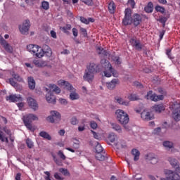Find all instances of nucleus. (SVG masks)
<instances>
[{
  "mask_svg": "<svg viewBox=\"0 0 180 180\" xmlns=\"http://www.w3.org/2000/svg\"><path fill=\"white\" fill-rule=\"evenodd\" d=\"M169 109L172 111V117L175 122L180 120V102L173 101L169 103Z\"/></svg>",
  "mask_w": 180,
  "mask_h": 180,
  "instance_id": "f257e3e1",
  "label": "nucleus"
},
{
  "mask_svg": "<svg viewBox=\"0 0 180 180\" xmlns=\"http://www.w3.org/2000/svg\"><path fill=\"white\" fill-rule=\"evenodd\" d=\"M34 120H39V117L34 114H28L23 116L22 118L25 126L31 131H34V129H33V126L32 125V122Z\"/></svg>",
  "mask_w": 180,
  "mask_h": 180,
  "instance_id": "f03ea898",
  "label": "nucleus"
},
{
  "mask_svg": "<svg viewBox=\"0 0 180 180\" xmlns=\"http://www.w3.org/2000/svg\"><path fill=\"white\" fill-rule=\"evenodd\" d=\"M27 51L30 53H32V54L35 55L38 58H41L44 56V52H43V49L39 47L38 45L30 44L27 46Z\"/></svg>",
  "mask_w": 180,
  "mask_h": 180,
  "instance_id": "7ed1b4c3",
  "label": "nucleus"
},
{
  "mask_svg": "<svg viewBox=\"0 0 180 180\" xmlns=\"http://www.w3.org/2000/svg\"><path fill=\"white\" fill-rule=\"evenodd\" d=\"M11 78L8 79V82L11 85V86H13L15 89H22V86L19 85L18 82H15L18 81V82H23V78L20 77L18 74H15V72L11 73Z\"/></svg>",
  "mask_w": 180,
  "mask_h": 180,
  "instance_id": "20e7f679",
  "label": "nucleus"
},
{
  "mask_svg": "<svg viewBox=\"0 0 180 180\" xmlns=\"http://www.w3.org/2000/svg\"><path fill=\"white\" fill-rule=\"evenodd\" d=\"M115 115H117V120L121 124H127L129 123V115L123 110H117Z\"/></svg>",
  "mask_w": 180,
  "mask_h": 180,
  "instance_id": "39448f33",
  "label": "nucleus"
},
{
  "mask_svg": "<svg viewBox=\"0 0 180 180\" xmlns=\"http://www.w3.org/2000/svg\"><path fill=\"white\" fill-rule=\"evenodd\" d=\"M133 11L131 8H126L124 11V17L122 20V25L124 26H129L130 25H133V16H131V13Z\"/></svg>",
  "mask_w": 180,
  "mask_h": 180,
  "instance_id": "423d86ee",
  "label": "nucleus"
},
{
  "mask_svg": "<svg viewBox=\"0 0 180 180\" xmlns=\"http://www.w3.org/2000/svg\"><path fill=\"white\" fill-rule=\"evenodd\" d=\"M103 74L105 77L107 78H110V77H115V78H117L119 77V72L113 67H112V64L108 63V67L105 68V70L103 71Z\"/></svg>",
  "mask_w": 180,
  "mask_h": 180,
  "instance_id": "0eeeda50",
  "label": "nucleus"
},
{
  "mask_svg": "<svg viewBox=\"0 0 180 180\" xmlns=\"http://www.w3.org/2000/svg\"><path fill=\"white\" fill-rule=\"evenodd\" d=\"M51 115L46 117L47 122L49 123H58L61 120V114L56 110H52L50 112Z\"/></svg>",
  "mask_w": 180,
  "mask_h": 180,
  "instance_id": "6e6552de",
  "label": "nucleus"
},
{
  "mask_svg": "<svg viewBox=\"0 0 180 180\" xmlns=\"http://www.w3.org/2000/svg\"><path fill=\"white\" fill-rule=\"evenodd\" d=\"M30 29V20H25L22 25H19V30L22 34H29Z\"/></svg>",
  "mask_w": 180,
  "mask_h": 180,
  "instance_id": "1a4fd4ad",
  "label": "nucleus"
},
{
  "mask_svg": "<svg viewBox=\"0 0 180 180\" xmlns=\"http://www.w3.org/2000/svg\"><path fill=\"white\" fill-rule=\"evenodd\" d=\"M165 174L167 175L166 179H168V180H180V176L178 173L175 172H172V170H165Z\"/></svg>",
  "mask_w": 180,
  "mask_h": 180,
  "instance_id": "9d476101",
  "label": "nucleus"
},
{
  "mask_svg": "<svg viewBox=\"0 0 180 180\" xmlns=\"http://www.w3.org/2000/svg\"><path fill=\"white\" fill-rule=\"evenodd\" d=\"M129 43H131V46L134 47L138 51H141L143 49V44L140 40L137 39L136 37L131 38L129 40Z\"/></svg>",
  "mask_w": 180,
  "mask_h": 180,
  "instance_id": "9b49d317",
  "label": "nucleus"
},
{
  "mask_svg": "<svg viewBox=\"0 0 180 180\" xmlns=\"http://www.w3.org/2000/svg\"><path fill=\"white\" fill-rule=\"evenodd\" d=\"M95 78V75L86 70L84 71V74L83 75L84 81L89 82V84H92L94 82V79Z\"/></svg>",
  "mask_w": 180,
  "mask_h": 180,
  "instance_id": "f8f14e48",
  "label": "nucleus"
},
{
  "mask_svg": "<svg viewBox=\"0 0 180 180\" xmlns=\"http://www.w3.org/2000/svg\"><path fill=\"white\" fill-rule=\"evenodd\" d=\"M86 70L89 71V72H91L96 75L98 74V72H101V68H99L98 65H96L95 63H90Z\"/></svg>",
  "mask_w": 180,
  "mask_h": 180,
  "instance_id": "ddd939ff",
  "label": "nucleus"
},
{
  "mask_svg": "<svg viewBox=\"0 0 180 180\" xmlns=\"http://www.w3.org/2000/svg\"><path fill=\"white\" fill-rule=\"evenodd\" d=\"M142 20L143 18L140 14L135 13L132 15V23L135 27H137L141 23Z\"/></svg>",
  "mask_w": 180,
  "mask_h": 180,
  "instance_id": "4468645a",
  "label": "nucleus"
},
{
  "mask_svg": "<svg viewBox=\"0 0 180 180\" xmlns=\"http://www.w3.org/2000/svg\"><path fill=\"white\" fill-rule=\"evenodd\" d=\"M27 101L29 106H30L33 110H37L39 109V104H37V101H36L33 98L28 97Z\"/></svg>",
  "mask_w": 180,
  "mask_h": 180,
  "instance_id": "2eb2a0df",
  "label": "nucleus"
},
{
  "mask_svg": "<svg viewBox=\"0 0 180 180\" xmlns=\"http://www.w3.org/2000/svg\"><path fill=\"white\" fill-rule=\"evenodd\" d=\"M6 101H10L11 102H22L23 98L20 96V95H10L6 97Z\"/></svg>",
  "mask_w": 180,
  "mask_h": 180,
  "instance_id": "dca6fc26",
  "label": "nucleus"
},
{
  "mask_svg": "<svg viewBox=\"0 0 180 180\" xmlns=\"http://www.w3.org/2000/svg\"><path fill=\"white\" fill-rule=\"evenodd\" d=\"M141 117L143 120H146L147 122L153 120V119H154V115L151 114V112L146 111L141 112Z\"/></svg>",
  "mask_w": 180,
  "mask_h": 180,
  "instance_id": "f3484780",
  "label": "nucleus"
},
{
  "mask_svg": "<svg viewBox=\"0 0 180 180\" xmlns=\"http://www.w3.org/2000/svg\"><path fill=\"white\" fill-rule=\"evenodd\" d=\"M58 84L61 85L62 86H65V88H66L68 91H72V89H74L72 85H71V84L65 80H60L58 82Z\"/></svg>",
  "mask_w": 180,
  "mask_h": 180,
  "instance_id": "a211bd4d",
  "label": "nucleus"
},
{
  "mask_svg": "<svg viewBox=\"0 0 180 180\" xmlns=\"http://www.w3.org/2000/svg\"><path fill=\"white\" fill-rule=\"evenodd\" d=\"M119 84V79H112L110 82L106 84L107 88L109 89H115L116 85Z\"/></svg>",
  "mask_w": 180,
  "mask_h": 180,
  "instance_id": "6ab92c4d",
  "label": "nucleus"
},
{
  "mask_svg": "<svg viewBox=\"0 0 180 180\" xmlns=\"http://www.w3.org/2000/svg\"><path fill=\"white\" fill-rule=\"evenodd\" d=\"M42 51L44 53V56H46V57H51L52 51L51 49H50V46L48 45H44Z\"/></svg>",
  "mask_w": 180,
  "mask_h": 180,
  "instance_id": "aec40b11",
  "label": "nucleus"
},
{
  "mask_svg": "<svg viewBox=\"0 0 180 180\" xmlns=\"http://www.w3.org/2000/svg\"><path fill=\"white\" fill-rule=\"evenodd\" d=\"M28 86L30 89L33 91L36 88V81H34V78L33 77H28Z\"/></svg>",
  "mask_w": 180,
  "mask_h": 180,
  "instance_id": "412c9836",
  "label": "nucleus"
},
{
  "mask_svg": "<svg viewBox=\"0 0 180 180\" xmlns=\"http://www.w3.org/2000/svg\"><path fill=\"white\" fill-rule=\"evenodd\" d=\"M154 112L156 113H161L163 110H165V107L162 104L155 105L153 108Z\"/></svg>",
  "mask_w": 180,
  "mask_h": 180,
  "instance_id": "4be33fe9",
  "label": "nucleus"
},
{
  "mask_svg": "<svg viewBox=\"0 0 180 180\" xmlns=\"http://www.w3.org/2000/svg\"><path fill=\"white\" fill-rule=\"evenodd\" d=\"M46 101L49 103H56V96L51 94V93H48L46 95Z\"/></svg>",
  "mask_w": 180,
  "mask_h": 180,
  "instance_id": "5701e85b",
  "label": "nucleus"
},
{
  "mask_svg": "<svg viewBox=\"0 0 180 180\" xmlns=\"http://www.w3.org/2000/svg\"><path fill=\"white\" fill-rule=\"evenodd\" d=\"M1 46H3L4 50H6L7 53H12V51H13V48H12V46L8 44L6 41L3 44H1Z\"/></svg>",
  "mask_w": 180,
  "mask_h": 180,
  "instance_id": "b1692460",
  "label": "nucleus"
},
{
  "mask_svg": "<svg viewBox=\"0 0 180 180\" xmlns=\"http://www.w3.org/2000/svg\"><path fill=\"white\" fill-rule=\"evenodd\" d=\"M144 11L146 13H152L153 11H154V5L153 4V2H149L147 6L145 7Z\"/></svg>",
  "mask_w": 180,
  "mask_h": 180,
  "instance_id": "393cba45",
  "label": "nucleus"
},
{
  "mask_svg": "<svg viewBox=\"0 0 180 180\" xmlns=\"http://www.w3.org/2000/svg\"><path fill=\"white\" fill-rule=\"evenodd\" d=\"M108 155L104 153V155H102L101 153H96V158L98 161H105V160H108Z\"/></svg>",
  "mask_w": 180,
  "mask_h": 180,
  "instance_id": "a878e982",
  "label": "nucleus"
},
{
  "mask_svg": "<svg viewBox=\"0 0 180 180\" xmlns=\"http://www.w3.org/2000/svg\"><path fill=\"white\" fill-rule=\"evenodd\" d=\"M98 53L101 54L103 57H108L109 56V52L106 51L103 48L98 46L96 49Z\"/></svg>",
  "mask_w": 180,
  "mask_h": 180,
  "instance_id": "bb28decb",
  "label": "nucleus"
},
{
  "mask_svg": "<svg viewBox=\"0 0 180 180\" xmlns=\"http://www.w3.org/2000/svg\"><path fill=\"white\" fill-rule=\"evenodd\" d=\"M131 154L134 155V161H139L140 160V151L137 149H132Z\"/></svg>",
  "mask_w": 180,
  "mask_h": 180,
  "instance_id": "cd10ccee",
  "label": "nucleus"
},
{
  "mask_svg": "<svg viewBox=\"0 0 180 180\" xmlns=\"http://www.w3.org/2000/svg\"><path fill=\"white\" fill-rule=\"evenodd\" d=\"M110 124L113 130H115L117 133H122V127H120L119 124L111 122Z\"/></svg>",
  "mask_w": 180,
  "mask_h": 180,
  "instance_id": "c85d7f7f",
  "label": "nucleus"
},
{
  "mask_svg": "<svg viewBox=\"0 0 180 180\" xmlns=\"http://www.w3.org/2000/svg\"><path fill=\"white\" fill-rule=\"evenodd\" d=\"M93 144L96 146V153H103V148L102 146L99 143L98 141L93 142Z\"/></svg>",
  "mask_w": 180,
  "mask_h": 180,
  "instance_id": "c756f323",
  "label": "nucleus"
},
{
  "mask_svg": "<svg viewBox=\"0 0 180 180\" xmlns=\"http://www.w3.org/2000/svg\"><path fill=\"white\" fill-rule=\"evenodd\" d=\"M71 25L67 24L65 26L62 27V32H63V33H65V34H67L68 36H70V33L68 30H71Z\"/></svg>",
  "mask_w": 180,
  "mask_h": 180,
  "instance_id": "7c9ffc66",
  "label": "nucleus"
},
{
  "mask_svg": "<svg viewBox=\"0 0 180 180\" xmlns=\"http://www.w3.org/2000/svg\"><path fill=\"white\" fill-rule=\"evenodd\" d=\"M108 11L110 13H115V11H116V5H115L113 1L108 4Z\"/></svg>",
  "mask_w": 180,
  "mask_h": 180,
  "instance_id": "2f4dec72",
  "label": "nucleus"
},
{
  "mask_svg": "<svg viewBox=\"0 0 180 180\" xmlns=\"http://www.w3.org/2000/svg\"><path fill=\"white\" fill-rule=\"evenodd\" d=\"M163 146L165 147V148L171 149L174 148V143L169 141H165L163 142Z\"/></svg>",
  "mask_w": 180,
  "mask_h": 180,
  "instance_id": "473e14b6",
  "label": "nucleus"
},
{
  "mask_svg": "<svg viewBox=\"0 0 180 180\" xmlns=\"http://www.w3.org/2000/svg\"><path fill=\"white\" fill-rule=\"evenodd\" d=\"M155 96V94H153V91H148L147 94L145 96V99H150V101H154V97Z\"/></svg>",
  "mask_w": 180,
  "mask_h": 180,
  "instance_id": "72a5a7b5",
  "label": "nucleus"
},
{
  "mask_svg": "<svg viewBox=\"0 0 180 180\" xmlns=\"http://www.w3.org/2000/svg\"><path fill=\"white\" fill-rule=\"evenodd\" d=\"M39 136L40 137H43V139H46V140H51V136L50 134L44 131H41L39 133Z\"/></svg>",
  "mask_w": 180,
  "mask_h": 180,
  "instance_id": "f704fd0d",
  "label": "nucleus"
},
{
  "mask_svg": "<svg viewBox=\"0 0 180 180\" xmlns=\"http://www.w3.org/2000/svg\"><path fill=\"white\" fill-rule=\"evenodd\" d=\"M169 162H170L172 168H174L176 165L179 164V162H178L176 159L172 158H169Z\"/></svg>",
  "mask_w": 180,
  "mask_h": 180,
  "instance_id": "c9c22d12",
  "label": "nucleus"
},
{
  "mask_svg": "<svg viewBox=\"0 0 180 180\" xmlns=\"http://www.w3.org/2000/svg\"><path fill=\"white\" fill-rule=\"evenodd\" d=\"M49 87L56 94H60V92H61V89H60V87L57 86V85L56 84H50Z\"/></svg>",
  "mask_w": 180,
  "mask_h": 180,
  "instance_id": "e433bc0d",
  "label": "nucleus"
},
{
  "mask_svg": "<svg viewBox=\"0 0 180 180\" xmlns=\"http://www.w3.org/2000/svg\"><path fill=\"white\" fill-rule=\"evenodd\" d=\"M53 160L54 161V162L56 164V165H58V167H63V160L57 158V157H56V155H53Z\"/></svg>",
  "mask_w": 180,
  "mask_h": 180,
  "instance_id": "4c0bfd02",
  "label": "nucleus"
},
{
  "mask_svg": "<svg viewBox=\"0 0 180 180\" xmlns=\"http://www.w3.org/2000/svg\"><path fill=\"white\" fill-rule=\"evenodd\" d=\"M41 8L44 9V11H49L50 9V4L49 1H44L41 2Z\"/></svg>",
  "mask_w": 180,
  "mask_h": 180,
  "instance_id": "58836bf2",
  "label": "nucleus"
},
{
  "mask_svg": "<svg viewBox=\"0 0 180 180\" xmlns=\"http://www.w3.org/2000/svg\"><path fill=\"white\" fill-rule=\"evenodd\" d=\"M128 99L129 101H140V96H139V95L133 94H131L129 97Z\"/></svg>",
  "mask_w": 180,
  "mask_h": 180,
  "instance_id": "ea45409f",
  "label": "nucleus"
},
{
  "mask_svg": "<svg viewBox=\"0 0 180 180\" xmlns=\"http://www.w3.org/2000/svg\"><path fill=\"white\" fill-rule=\"evenodd\" d=\"M117 148L120 150V148H126V142L122 141V142H118L116 143Z\"/></svg>",
  "mask_w": 180,
  "mask_h": 180,
  "instance_id": "a19ab883",
  "label": "nucleus"
},
{
  "mask_svg": "<svg viewBox=\"0 0 180 180\" xmlns=\"http://www.w3.org/2000/svg\"><path fill=\"white\" fill-rule=\"evenodd\" d=\"M0 135L1 136V139H0V140L1 141V143H9V140H8V137L5 136V134L2 131H0Z\"/></svg>",
  "mask_w": 180,
  "mask_h": 180,
  "instance_id": "79ce46f5",
  "label": "nucleus"
},
{
  "mask_svg": "<svg viewBox=\"0 0 180 180\" xmlns=\"http://www.w3.org/2000/svg\"><path fill=\"white\" fill-rule=\"evenodd\" d=\"M70 98L71 101H75L77 99H79V96L78 95V94L75 92H72V93H70Z\"/></svg>",
  "mask_w": 180,
  "mask_h": 180,
  "instance_id": "37998d69",
  "label": "nucleus"
},
{
  "mask_svg": "<svg viewBox=\"0 0 180 180\" xmlns=\"http://www.w3.org/2000/svg\"><path fill=\"white\" fill-rule=\"evenodd\" d=\"M158 101H164V95H157L155 94L153 102H158Z\"/></svg>",
  "mask_w": 180,
  "mask_h": 180,
  "instance_id": "c03bdc74",
  "label": "nucleus"
},
{
  "mask_svg": "<svg viewBox=\"0 0 180 180\" xmlns=\"http://www.w3.org/2000/svg\"><path fill=\"white\" fill-rule=\"evenodd\" d=\"M117 136L116 134H115V133H110L108 136V140L111 142V143H114L115 140H116L117 139Z\"/></svg>",
  "mask_w": 180,
  "mask_h": 180,
  "instance_id": "a18cd8bd",
  "label": "nucleus"
},
{
  "mask_svg": "<svg viewBox=\"0 0 180 180\" xmlns=\"http://www.w3.org/2000/svg\"><path fill=\"white\" fill-rule=\"evenodd\" d=\"M155 11L156 12H160V13H164L165 12V8L162 6H160L159 5L156 6L155 7Z\"/></svg>",
  "mask_w": 180,
  "mask_h": 180,
  "instance_id": "49530a36",
  "label": "nucleus"
},
{
  "mask_svg": "<svg viewBox=\"0 0 180 180\" xmlns=\"http://www.w3.org/2000/svg\"><path fill=\"white\" fill-rule=\"evenodd\" d=\"M57 154L60 160H63V161H65V160H66L67 157L65 156V155H64V152H63V150H59Z\"/></svg>",
  "mask_w": 180,
  "mask_h": 180,
  "instance_id": "de8ad7c7",
  "label": "nucleus"
},
{
  "mask_svg": "<svg viewBox=\"0 0 180 180\" xmlns=\"http://www.w3.org/2000/svg\"><path fill=\"white\" fill-rule=\"evenodd\" d=\"M134 86H136L138 89H143L144 88V86L138 81L134 82Z\"/></svg>",
  "mask_w": 180,
  "mask_h": 180,
  "instance_id": "09e8293b",
  "label": "nucleus"
},
{
  "mask_svg": "<svg viewBox=\"0 0 180 180\" xmlns=\"http://www.w3.org/2000/svg\"><path fill=\"white\" fill-rule=\"evenodd\" d=\"M70 123L71 124H72L73 126L77 125L79 123L78 119H77V117H72L70 119Z\"/></svg>",
  "mask_w": 180,
  "mask_h": 180,
  "instance_id": "8fccbe9b",
  "label": "nucleus"
},
{
  "mask_svg": "<svg viewBox=\"0 0 180 180\" xmlns=\"http://www.w3.org/2000/svg\"><path fill=\"white\" fill-rule=\"evenodd\" d=\"M59 172H61V174H63V175H65V176H68V175H70V172L67 169L60 168Z\"/></svg>",
  "mask_w": 180,
  "mask_h": 180,
  "instance_id": "3c124183",
  "label": "nucleus"
},
{
  "mask_svg": "<svg viewBox=\"0 0 180 180\" xmlns=\"http://www.w3.org/2000/svg\"><path fill=\"white\" fill-rule=\"evenodd\" d=\"M82 2H84L86 5H88V6H94V1L92 0H80Z\"/></svg>",
  "mask_w": 180,
  "mask_h": 180,
  "instance_id": "603ef678",
  "label": "nucleus"
},
{
  "mask_svg": "<svg viewBox=\"0 0 180 180\" xmlns=\"http://www.w3.org/2000/svg\"><path fill=\"white\" fill-rule=\"evenodd\" d=\"M26 144L28 147V148H33V141H32V139H27L26 141Z\"/></svg>",
  "mask_w": 180,
  "mask_h": 180,
  "instance_id": "864d4df0",
  "label": "nucleus"
},
{
  "mask_svg": "<svg viewBox=\"0 0 180 180\" xmlns=\"http://www.w3.org/2000/svg\"><path fill=\"white\" fill-rule=\"evenodd\" d=\"M168 20V18L167 17H161L160 19H159V22L160 23H162L163 25V27L165 26V23H167V21Z\"/></svg>",
  "mask_w": 180,
  "mask_h": 180,
  "instance_id": "5fc2aeb1",
  "label": "nucleus"
},
{
  "mask_svg": "<svg viewBox=\"0 0 180 180\" xmlns=\"http://www.w3.org/2000/svg\"><path fill=\"white\" fill-rule=\"evenodd\" d=\"M80 32L82 33L84 37H86L88 36V32H86V29L80 27Z\"/></svg>",
  "mask_w": 180,
  "mask_h": 180,
  "instance_id": "6e6d98bb",
  "label": "nucleus"
},
{
  "mask_svg": "<svg viewBox=\"0 0 180 180\" xmlns=\"http://www.w3.org/2000/svg\"><path fill=\"white\" fill-rule=\"evenodd\" d=\"M101 63L102 64L103 67H105V68L108 67V64H110V63L108 62L106 59H102L101 60Z\"/></svg>",
  "mask_w": 180,
  "mask_h": 180,
  "instance_id": "4d7b16f0",
  "label": "nucleus"
},
{
  "mask_svg": "<svg viewBox=\"0 0 180 180\" xmlns=\"http://www.w3.org/2000/svg\"><path fill=\"white\" fill-rule=\"evenodd\" d=\"M90 127H91V129H94V130H95V129H97L98 127V124L95 122V121H91L90 122Z\"/></svg>",
  "mask_w": 180,
  "mask_h": 180,
  "instance_id": "13d9d810",
  "label": "nucleus"
},
{
  "mask_svg": "<svg viewBox=\"0 0 180 180\" xmlns=\"http://www.w3.org/2000/svg\"><path fill=\"white\" fill-rule=\"evenodd\" d=\"M158 92L161 94V95H167V91L161 87L158 88Z\"/></svg>",
  "mask_w": 180,
  "mask_h": 180,
  "instance_id": "bf43d9fd",
  "label": "nucleus"
},
{
  "mask_svg": "<svg viewBox=\"0 0 180 180\" xmlns=\"http://www.w3.org/2000/svg\"><path fill=\"white\" fill-rule=\"evenodd\" d=\"M128 4L129 5H130L132 9H134V6H136V2L134 1V0H128Z\"/></svg>",
  "mask_w": 180,
  "mask_h": 180,
  "instance_id": "052dcab7",
  "label": "nucleus"
},
{
  "mask_svg": "<svg viewBox=\"0 0 180 180\" xmlns=\"http://www.w3.org/2000/svg\"><path fill=\"white\" fill-rule=\"evenodd\" d=\"M80 21L82 23H84V25H89L88 19L85 18L84 17H80Z\"/></svg>",
  "mask_w": 180,
  "mask_h": 180,
  "instance_id": "680f3d73",
  "label": "nucleus"
},
{
  "mask_svg": "<svg viewBox=\"0 0 180 180\" xmlns=\"http://www.w3.org/2000/svg\"><path fill=\"white\" fill-rule=\"evenodd\" d=\"M77 142H75L73 143V148H75V150H78V148H79V141L76 140Z\"/></svg>",
  "mask_w": 180,
  "mask_h": 180,
  "instance_id": "e2e57ef3",
  "label": "nucleus"
},
{
  "mask_svg": "<svg viewBox=\"0 0 180 180\" xmlns=\"http://www.w3.org/2000/svg\"><path fill=\"white\" fill-rule=\"evenodd\" d=\"M34 65H37V67H43V63L39 60H34Z\"/></svg>",
  "mask_w": 180,
  "mask_h": 180,
  "instance_id": "0e129e2a",
  "label": "nucleus"
},
{
  "mask_svg": "<svg viewBox=\"0 0 180 180\" xmlns=\"http://www.w3.org/2000/svg\"><path fill=\"white\" fill-rule=\"evenodd\" d=\"M45 175H46V176L44 177L45 180H52L51 179H50V176L51 175L49 172H44Z\"/></svg>",
  "mask_w": 180,
  "mask_h": 180,
  "instance_id": "69168bd1",
  "label": "nucleus"
},
{
  "mask_svg": "<svg viewBox=\"0 0 180 180\" xmlns=\"http://www.w3.org/2000/svg\"><path fill=\"white\" fill-rule=\"evenodd\" d=\"M72 34L75 37H78V30L77 28H73Z\"/></svg>",
  "mask_w": 180,
  "mask_h": 180,
  "instance_id": "338daca9",
  "label": "nucleus"
},
{
  "mask_svg": "<svg viewBox=\"0 0 180 180\" xmlns=\"http://www.w3.org/2000/svg\"><path fill=\"white\" fill-rule=\"evenodd\" d=\"M175 172H179L180 174V164L179 163L178 165H176L174 167Z\"/></svg>",
  "mask_w": 180,
  "mask_h": 180,
  "instance_id": "774afa93",
  "label": "nucleus"
}]
</instances>
